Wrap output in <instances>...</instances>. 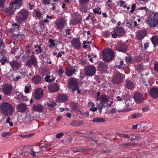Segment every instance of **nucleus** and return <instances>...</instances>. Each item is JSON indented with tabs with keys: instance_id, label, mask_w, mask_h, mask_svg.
<instances>
[{
	"instance_id": "obj_32",
	"label": "nucleus",
	"mask_w": 158,
	"mask_h": 158,
	"mask_svg": "<svg viewBox=\"0 0 158 158\" xmlns=\"http://www.w3.org/2000/svg\"><path fill=\"white\" fill-rule=\"evenodd\" d=\"M82 123L79 121H73L70 123V125L74 127L79 126L82 124Z\"/></svg>"
},
{
	"instance_id": "obj_27",
	"label": "nucleus",
	"mask_w": 158,
	"mask_h": 158,
	"mask_svg": "<svg viewBox=\"0 0 158 158\" xmlns=\"http://www.w3.org/2000/svg\"><path fill=\"white\" fill-rule=\"evenodd\" d=\"M152 43L155 46H158V36L154 35L150 39Z\"/></svg>"
},
{
	"instance_id": "obj_12",
	"label": "nucleus",
	"mask_w": 158,
	"mask_h": 158,
	"mask_svg": "<svg viewBox=\"0 0 158 158\" xmlns=\"http://www.w3.org/2000/svg\"><path fill=\"white\" fill-rule=\"evenodd\" d=\"M123 79L122 75L120 73L115 74L113 76L112 82L115 84H118L122 83Z\"/></svg>"
},
{
	"instance_id": "obj_21",
	"label": "nucleus",
	"mask_w": 158,
	"mask_h": 158,
	"mask_svg": "<svg viewBox=\"0 0 158 158\" xmlns=\"http://www.w3.org/2000/svg\"><path fill=\"white\" fill-rule=\"evenodd\" d=\"M149 93L152 98H156L158 97V89L157 88H152L150 90Z\"/></svg>"
},
{
	"instance_id": "obj_40",
	"label": "nucleus",
	"mask_w": 158,
	"mask_h": 158,
	"mask_svg": "<svg viewBox=\"0 0 158 158\" xmlns=\"http://www.w3.org/2000/svg\"><path fill=\"white\" fill-rule=\"evenodd\" d=\"M116 134L121 137H124L125 138H129L130 137L129 135L127 134H121L118 133H117Z\"/></svg>"
},
{
	"instance_id": "obj_34",
	"label": "nucleus",
	"mask_w": 158,
	"mask_h": 158,
	"mask_svg": "<svg viewBox=\"0 0 158 158\" xmlns=\"http://www.w3.org/2000/svg\"><path fill=\"white\" fill-rule=\"evenodd\" d=\"M116 68L118 69H124L125 67V64H124L123 61L121 60L118 65H115Z\"/></svg>"
},
{
	"instance_id": "obj_4",
	"label": "nucleus",
	"mask_w": 158,
	"mask_h": 158,
	"mask_svg": "<svg viewBox=\"0 0 158 158\" xmlns=\"http://www.w3.org/2000/svg\"><path fill=\"white\" fill-rule=\"evenodd\" d=\"M126 33V31L123 27H117L114 30L111 32V37L113 38H116L118 37L123 36Z\"/></svg>"
},
{
	"instance_id": "obj_53",
	"label": "nucleus",
	"mask_w": 158,
	"mask_h": 158,
	"mask_svg": "<svg viewBox=\"0 0 158 158\" xmlns=\"http://www.w3.org/2000/svg\"><path fill=\"white\" fill-rule=\"evenodd\" d=\"M131 110V108H125L122 110H118V111L119 112H127Z\"/></svg>"
},
{
	"instance_id": "obj_11",
	"label": "nucleus",
	"mask_w": 158,
	"mask_h": 158,
	"mask_svg": "<svg viewBox=\"0 0 158 158\" xmlns=\"http://www.w3.org/2000/svg\"><path fill=\"white\" fill-rule=\"evenodd\" d=\"M71 44L73 48L77 50L81 48V43L79 38H73L71 41Z\"/></svg>"
},
{
	"instance_id": "obj_57",
	"label": "nucleus",
	"mask_w": 158,
	"mask_h": 158,
	"mask_svg": "<svg viewBox=\"0 0 158 158\" xmlns=\"http://www.w3.org/2000/svg\"><path fill=\"white\" fill-rule=\"evenodd\" d=\"M103 104L102 103H101V105L98 104V106L97 107V109L99 110V112L101 113L102 112V106H103Z\"/></svg>"
},
{
	"instance_id": "obj_60",
	"label": "nucleus",
	"mask_w": 158,
	"mask_h": 158,
	"mask_svg": "<svg viewBox=\"0 0 158 158\" xmlns=\"http://www.w3.org/2000/svg\"><path fill=\"white\" fill-rule=\"evenodd\" d=\"M51 0H42V2L44 5H48L50 3Z\"/></svg>"
},
{
	"instance_id": "obj_10",
	"label": "nucleus",
	"mask_w": 158,
	"mask_h": 158,
	"mask_svg": "<svg viewBox=\"0 0 158 158\" xmlns=\"http://www.w3.org/2000/svg\"><path fill=\"white\" fill-rule=\"evenodd\" d=\"M23 2L22 0H14L10 3V6L16 10L21 7Z\"/></svg>"
},
{
	"instance_id": "obj_28",
	"label": "nucleus",
	"mask_w": 158,
	"mask_h": 158,
	"mask_svg": "<svg viewBox=\"0 0 158 158\" xmlns=\"http://www.w3.org/2000/svg\"><path fill=\"white\" fill-rule=\"evenodd\" d=\"M34 12H35V16L37 17L38 19H40L42 17V14L41 13L38 8L35 9L34 10Z\"/></svg>"
},
{
	"instance_id": "obj_64",
	"label": "nucleus",
	"mask_w": 158,
	"mask_h": 158,
	"mask_svg": "<svg viewBox=\"0 0 158 158\" xmlns=\"http://www.w3.org/2000/svg\"><path fill=\"white\" fill-rule=\"evenodd\" d=\"M63 135L64 133L63 132H60L56 134V137L57 139H59Z\"/></svg>"
},
{
	"instance_id": "obj_7",
	"label": "nucleus",
	"mask_w": 158,
	"mask_h": 158,
	"mask_svg": "<svg viewBox=\"0 0 158 158\" xmlns=\"http://www.w3.org/2000/svg\"><path fill=\"white\" fill-rule=\"evenodd\" d=\"M85 74L87 76H92L94 75L96 72V69L93 65H86L84 69Z\"/></svg>"
},
{
	"instance_id": "obj_15",
	"label": "nucleus",
	"mask_w": 158,
	"mask_h": 158,
	"mask_svg": "<svg viewBox=\"0 0 158 158\" xmlns=\"http://www.w3.org/2000/svg\"><path fill=\"white\" fill-rule=\"evenodd\" d=\"M147 31L146 30H140L138 31L136 33L137 39L139 40H142L146 36Z\"/></svg>"
},
{
	"instance_id": "obj_39",
	"label": "nucleus",
	"mask_w": 158,
	"mask_h": 158,
	"mask_svg": "<svg viewBox=\"0 0 158 158\" xmlns=\"http://www.w3.org/2000/svg\"><path fill=\"white\" fill-rule=\"evenodd\" d=\"M132 82L131 81H127L126 87L128 89H131L132 88Z\"/></svg>"
},
{
	"instance_id": "obj_52",
	"label": "nucleus",
	"mask_w": 158,
	"mask_h": 158,
	"mask_svg": "<svg viewBox=\"0 0 158 158\" xmlns=\"http://www.w3.org/2000/svg\"><path fill=\"white\" fill-rule=\"evenodd\" d=\"M5 0H0V8L3 9L5 5Z\"/></svg>"
},
{
	"instance_id": "obj_42",
	"label": "nucleus",
	"mask_w": 158,
	"mask_h": 158,
	"mask_svg": "<svg viewBox=\"0 0 158 158\" xmlns=\"http://www.w3.org/2000/svg\"><path fill=\"white\" fill-rule=\"evenodd\" d=\"M100 9H101L100 7H98L96 9H94L93 11L95 14H98L100 15L102 13L101 11H100Z\"/></svg>"
},
{
	"instance_id": "obj_22",
	"label": "nucleus",
	"mask_w": 158,
	"mask_h": 158,
	"mask_svg": "<svg viewBox=\"0 0 158 158\" xmlns=\"http://www.w3.org/2000/svg\"><path fill=\"white\" fill-rule=\"evenodd\" d=\"M49 90L52 92H55L58 91L59 87L56 83H52L48 86Z\"/></svg>"
},
{
	"instance_id": "obj_46",
	"label": "nucleus",
	"mask_w": 158,
	"mask_h": 158,
	"mask_svg": "<svg viewBox=\"0 0 158 158\" xmlns=\"http://www.w3.org/2000/svg\"><path fill=\"white\" fill-rule=\"evenodd\" d=\"M17 93H18V98L19 99H22L23 100H26V97L24 96L23 95L22 93H20L19 92H17Z\"/></svg>"
},
{
	"instance_id": "obj_38",
	"label": "nucleus",
	"mask_w": 158,
	"mask_h": 158,
	"mask_svg": "<svg viewBox=\"0 0 158 158\" xmlns=\"http://www.w3.org/2000/svg\"><path fill=\"white\" fill-rule=\"evenodd\" d=\"M57 104L53 100L52 102H49V103H47V106L49 108H52L56 106Z\"/></svg>"
},
{
	"instance_id": "obj_24",
	"label": "nucleus",
	"mask_w": 158,
	"mask_h": 158,
	"mask_svg": "<svg viewBox=\"0 0 158 158\" xmlns=\"http://www.w3.org/2000/svg\"><path fill=\"white\" fill-rule=\"evenodd\" d=\"M12 8L10 6L6 8L4 11L6 14L8 16H11L14 14V11Z\"/></svg>"
},
{
	"instance_id": "obj_47",
	"label": "nucleus",
	"mask_w": 158,
	"mask_h": 158,
	"mask_svg": "<svg viewBox=\"0 0 158 158\" xmlns=\"http://www.w3.org/2000/svg\"><path fill=\"white\" fill-rule=\"evenodd\" d=\"M143 69V65L141 64L138 65L136 68V70L139 72L142 71Z\"/></svg>"
},
{
	"instance_id": "obj_19",
	"label": "nucleus",
	"mask_w": 158,
	"mask_h": 158,
	"mask_svg": "<svg viewBox=\"0 0 158 158\" xmlns=\"http://www.w3.org/2000/svg\"><path fill=\"white\" fill-rule=\"evenodd\" d=\"M9 63L13 70L14 69H16L20 66V63L18 61L16 60H14L11 61H9Z\"/></svg>"
},
{
	"instance_id": "obj_35",
	"label": "nucleus",
	"mask_w": 158,
	"mask_h": 158,
	"mask_svg": "<svg viewBox=\"0 0 158 158\" xmlns=\"http://www.w3.org/2000/svg\"><path fill=\"white\" fill-rule=\"evenodd\" d=\"M41 45L39 46H35V48H38L35 50L36 54L38 55V54L43 52V48H41Z\"/></svg>"
},
{
	"instance_id": "obj_41",
	"label": "nucleus",
	"mask_w": 158,
	"mask_h": 158,
	"mask_svg": "<svg viewBox=\"0 0 158 158\" xmlns=\"http://www.w3.org/2000/svg\"><path fill=\"white\" fill-rule=\"evenodd\" d=\"M125 60L127 63L129 64L132 63L133 61L132 57L130 56L127 57L125 58Z\"/></svg>"
},
{
	"instance_id": "obj_1",
	"label": "nucleus",
	"mask_w": 158,
	"mask_h": 158,
	"mask_svg": "<svg viewBox=\"0 0 158 158\" xmlns=\"http://www.w3.org/2000/svg\"><path fill=\"white\" fill-rule=\"evenodd\" d=\"M29 15V12L25 9H22L17 13L15 16V19L19 23H22L27 18Z\"/></svg>"
},
{
	"instance_id": "obj_36",
	"label": "nucleus",
	"mask_w": 158,
	"mask_h": 158,
	"mask_svg": "<svg viewBox=\"0 0 158 158\" xmlns=\"http://www.w3.org/2000/svg\"><path fill=\"white\" fill-rule=\"evenodd\" d=\"M130 117L131 118L135 119L141 117V114L139 113H134L131 115H130Z\"/></svg>"
},
{
	"instance_id": "obj_49",
	"label": "nucleus",
	"mask_w": 158,
	"mask_h": 158,
	"mask_svg": "<svg viewBox=\"0 0 158 158\" xmlns=\"http://www.w3.org/2000/svg\"><path fill=\"white\" fill-rule=\"evenodd\" d=\"M87 150V148L85 147H83L81 148H80L78 149V150H76V151L74 152H81L83 151H85Z\"/></svg>"
},
{
	"instance_id": "obj_55",
	"label": "nucleus",
	"mask_w": 158,
	"mask_h": 158,
	"mask_svg": "<svg viewBox=\"0 0 158 158\" xmlns=\"http://www.w3.org/2000/svg\"><path fill=\"white\" fill-rule=\"evenodd\" d=\"M119 2L120 3V5L121 6L123 7L124 8H126L127 7V5L126 4L125 2L123 0H120Z\"/></svg>"
},
{
	"instance_id": "obj_59",
	"label": "nucleus",
	"mask_w": 158,
	"mask_h": 158,
	"mask_svg": "<svg viewBox=\"0 0 158 158\" xmlns=\"http://www.w3.org/2000/svg\"><path fill=\"white\" fill-rule=\"evenodd\" d=\"M81 17L80 15L79 16V18H76L74 20L75 21H76V22H77V24H79L81 23Z\"/></svg>"
},
{
	"instance_id": "obj_23",
	"label": "nucleus",
	"mask_w": 158,
	"mask_h": 158,
	"mask_svg": "<svg viewBox=\"0 0 158 158\" xmlns=\"http://www.w3.org/2000/svg\"><path fill=\"white\" fill-rule=\"evenodd\" d=\"M58 101L60 102H66L68 100V98L66 94H61L57 96Z\"/></svg>"
},
{
	"instance_id": "obj_44",
	"label": "nucleus",
	"mask_w": 158,
	"mask_h": 158,
	"mask_svg": "<svg viewBox=\"0 0 158 158\" xmlns=\"http://www.w3.org/2000/svg\"><path fill=\"white\" fill-rule=\"evenodd\" d=\"M9 61H8L7 59L4 57H3L0 60V62L2 65L5 64V63L6 62H9Z\"/></svg>"
},
{
	"instance_id": "obj_17",
	"label": "nucleus",
	"mask_w": 158,
	"mask_h": 158,
	"mask_svg": "<svg viewBox=\"0 0 158 158\" xmlns=\"http://www.w3.org/2000/svg\"><path fill=\"white\" fill-rule=\"evenodd\" d=\"M32 108L33 111L39 113H41L44 110V107L40 104H34Z\"/></svg>"
},
{
	"instance_id": "obj_13",
	"label": "nucleus",
	"mask_w": 158,
	"mask_h": 158,
	"mask_svg": "<svg viewBox=\"0 0 158 158\" xmlns=\"http://www.w3.org/2000/svg\"><path fill=\"white\" fill-rule=\"evenodd\" d=\"M134 99L135 102L138 103H141L144 100L143 95L139 92H137L135 94Z\"/></svg>"
},
{
	"instance_id": "obj_14",
	"label": "nucleus",
	"mask_w": 158,
	"mask_h": 158,
	"mask_svg": "<svg viewBox=\"0 0 158 158\" xmlns=\"http://www.w3.org/2000/svg\"><path fill=\"white\" fill-rule=\"evenodd\" d=\"M17 112L24 113L27 109V105L24 103H21L17 105L16 106Z\"/></svg>"
},
{
	"instance_id": "obj_62",
	"label": "nucleus",
	"mask_w": 158,
	"mask_h": 158,
	"mask_svg": "<svg viewBox=\"0 0 158 158\" xmlns=\"http://www.w3.org/2000/svg\"><path fill=\"white\" fill-rule=\"evenodd\" d=\"M135 6L136 5L135 4H134L132 5V6L131 8V10L130 11V12L131 13H133L135 11Z\"/></svg>"
},
{
	"instance_id": "obj_26",
	"label": "nucleus",
	"mask_w": 158,
	"mask_h": 158,
	"mask_svg": "<svg viewBox=\"0 0 158 158\" xmlns=\"http://www.w3.org/2000/svg\"><path fill=\"white\" fill-rule=\"evenodd\" d=\"M76 69L74 68H68L66 69L65 73L68 76H71L75 74Z\"/></svg>"
},
{
	"instance_id": "obj_51",
	"label": "nucleus",
	"mask_w": 158,
	"mask_h": 158,
	"mask_svg": "<svg viewBox=\"0 0 158 158\" xmlns=\"http://www.w3.org/2000/svg\"><path fill=\"white\" fill-rule=\"evenodd\" d=\"M30 49V46L28 45H26L25 47V51L28 54L31 52Z\"/></svg>"
},
{
	"instance_id": "obj_5",
	"label": "nucleus",
	"mask_w": 158,
	"mask_h": 158,
	"mask_svg": "<svg viewBox=\"0 0 158 158\" xmlns=\"http://www.w3.org/2000/svg\"><path fill=\"white\" fill-rule=\"evenodd\" d=\"M56 28L60 30L62 29L67 25V20L62 17L58 18L54 23Z\"/></svg>"
},
{
	"instance_id": "obj_63",
	"label": "nucleus",
	"mask_w": 158,
	"mask_h": 158,
	"mask_svg": "<svg viewBox=\"0 0 158 158\" xmlns=\"http://www.w3.org/2000/svg\"><path fill=\"white\" fill-rule=\"evenodd\" d=\"M110 32L109 31H106L104 32V35L106 37H108L110 35Z\"/></svg>"
},
{
	"instance_id": "obj_61",
	"label": "nucleus",
	"mask_w": 158,
	"mask_h": 158,
	"mask_svg": "<svg viewBox=\"0 0 158 158\" xmlns=\"http://www.w3.org/2000/svg\"><path fill=\"white\" fill-rule=\"evenodd\" d=\"M154 69L155 71L158 72V62H157L154 64Z\"/></svg>"
},
{
	"instance_id": "obj_25",
	"label": "nucleus",
	"mask_w": 158,
	"mask_h": 158,
	"mask_svg": "<svg viewBox=\"0 0 158 158\" xmlns=\"http://www.w3.org/2000/svg\"><path fill=\"white\" fill-rule=\"evenodd\" d=\"M42 78L40 75H37L34 76L32 78V81L35 84H38L40 83Z\"/></svg>"
},
{
	"instance_id": "obj_33",
	"label": "nucleus",
	"mask_w": 158,
	"mask_h": 158,
	"mask_svg": "<svg viewBox=\"0 0 158 158\" xmlns=\"http://www.w3.org/2000/svg\"><path fill=\"white\" fill-rule=\"evenodd\" d=\"M104 118H96L93 119L91 121L94 123H102L105 121Z\"/></svg>"
},
{
	"instance_id": "obj_31",
	"label": "nucleus",
	"mask_w": 158,
	"mask_h": 158,
	"mask_svg": "<svg viewBox=\"0 0 158 158\" xmlns=\"http://www.w3.org/2000/svg\"><path fill=\"white\" fill-rule=\"evenodd\" d=\"M80 10L82 12L86 13L88 10L87 4L80 5Z\"/></svg>"
},
{
	"instance_id": "obj_16",
	"label": "nucleus",
	"mask_w": 158,
	"mask_h": 158,
	"mask_svg": "<svg viewBox=\"0 0 158 158\" xmlns=\"http://www.w3.org/2000/svg\"><path fill=\"white\" fill-rule=\"evenodd\" d=\"M43 90L41 88H37L35 91L34 97L36 100H39L43 96Z\"/></svg>"
},
{
	"instance_id": "obj_20",
	"label": "nucleus",
	"mask_w": 158,
	"mask_h": 158,
	"mask_svg": "<svg viewBox=\"0 0 158 158\" xmlns=\"http://www.w3.org/2000/svg\"><path fill=\"white\" fill-rule=\"evenodd\" d=\"M147 23L150 27L152 28L156 26L158 24V21L150 18L149 17Z\"/></svg>"
},
{
	"instance_id": "obj_50",
	"label": "nucleus",
	"mask_w": 158,
	"mask_h": 158,
	"mask_svg": "<svg viewBox=\"0 0 158 158\" xmlns=\"http://www.w3.org/2000/svg\"><path fill=\"white\" fill-rule=\"evenodd\" d=\"M31 86L29 85H26L25 86L24 92L26 93H28L29 92V90L31 88Z\"/></svg>"
},
{
	"instance_id": "obj_18",
	"label": "nucleus",
	"mask_w": 158,
	"mask_h": 158,
	"mask_svg": "<svg viewBox=\"0 0 158 158\" xmlns=\"http://www.w3.org/2000/svg\"><path fill=\"white\" fill-rule=\"evenodd\" d=\"M127 46L126 44L122 43L117 45L116 50L119 52H125L127 51Z\"/></svg>"
},
{
	"instance_id": "obj_45",
	"label": "nucleus",
	"mask_w": 158,
	"mask_h": 158,
	"mask_svg": "<svg viewBox=\"0 0 158 158\" xmlns=\"http://www.w3.org/2000/svg\"><path fill=\"white\" fill-rule=\"evenodd\" d=\"M80 5L87 4L89 2V0H79Z\"/></svg>"
},
{
	"instance_id": "obj_54",
	"label": "nucleus",
	"mask_w": 158,
	"mask_h": 158,
	"mask_svg": "<svg viewBox=\"0 0 158 158\" xmlns=\"http://www.w3.org/2000/svg\"><path fill=\"white\" fill-rule=\"evenodd\" d=\"M51 146V145L48 144H46L44 145L43 146H41L40 147V148H41V149H43V148H50Z\"/></svg>"
},
{
	"instance_id": "obj_3",
	"label": "nucleus",
	"mask_w": 158,
	"mask_h": 158,
	"mask_svg": "<svg viewBox=\"0 0 158 158\" xmlns=\"http://www.w3.org/2000/svg\"><path fill=\"white\" fill-rule=\"evenodd\" d=\"M102 56L105 61L108 62L110 61L114 57V52L110 48L105 49L102 52Z\"/></svg>"
},
{
	"instance_id": "obj_6",
	"label": "nucleus",
	"mask_w": 158,
	"mask_h": 158,
	"mask_svg": "<svg viewBox=\"0 0 158 158\" xmlns=\"http://www.w3.org/2000/svg\"><path fill=\"white\" fill-rule=\"evenodd\" d=\"M29 57L30 58L25 63L26 66L29 68H31L32 65L34 67H35L37 65L38 62L37 60V58L35 55L29 56H27L24 57V58H26L27 57Z\"/></svg>"
},
{
	"instance_id": "obj_48",
	"label": "nucleus",
	"mask_w": 158,
	"mask_h": 158,
	"mask_svg": "<svg viewBox=\"0 0 158 158\" xmlns=\"http://www.w3.org/2000/svg\"><path fill=\"white\" fill-rule=\"evenodd\" d=\"M33 135V134H26L25 135H20L19 136L22 138H27L32 136Z\"/></svg>"
},
{
	"instance_id": "obj_29",
	"label": "nucleus",
	"mask_w": 158,
	"mask_h": 158,
	"mask_svg": "<svg viewBox=\"0 0 158 158\" xmlns=\"http://www.w3.org/2000/svg\"><path fill=\"white\" fill-rule=\"evenodd\" d=\"M100 102L104 103L109 102V97L106 95H101L100 96Z\"/></svg>"
},
{
	"instance_id": "obj_58",
	"label": "nucleus",
	"mask_w": 158,
	"mask_h": 158,
	"mask_svg": "<svg viewBox=\"0 0 158 158\" xmlns=\"http://www.w3.org/2000/svg\"><path fill=\"white\" fill-rule=\"evenodd\" d=\"M24 35V33L20 34L19 33H18L17 34H13V37L15 38H17V36H20V38H21Z\"/></svg>"
},
{
	"instance_id": "obj_2",
	"label": "nucleus",
	"mask_w": 158,
	"mask_h": 158,
	"mask_svg": "<svg viewBox=\"0 0 158 158\" xmlns=\"http://www.w3.org/2000/svg\"><path fill=\"white\" fill-rule=\"evenodd\" d=\"M2 114L6 116H11L14 111L13 107L12 105L8 103H2L0 106Z\"/></svg>"
},
{
	"instance_id": "obj_56",
	"label": "nucleus",
	"mask_w": 158,
	"mask_h": 158,
	"mask_svg": "<svg viewBox=\"0 0 158 158\" xmlns=\"http://www.w3.org/2000/svg\"><path fill=\"white\" fill-rule=\"evenodd\" d=\"M63 67L61 66H59V75L60 76H62V74L64 73V71L63 69Z\"/></svg>"
},
{
	"instance_id": "obj_9",
	"label": "nucleus",
	"mask_w": 158,
	"mask_h": 158,
	"mask_svg": "<svg viewBox=\"0 0 158 158\" xmlns=\"http://www.w3.org/2000/svg\"><path fill=\"white\" fill-rule=\"evenodd\" d=\"M69 88L72 90L78 85L77 80L73 77H71L68 81Z\"/></svg>"
},
{
	"instance_id": "obj_37",
	"label": "nucleus",
	"mask_w": 158,
	"mask_h": 158,
	"mask_svg": "<svg viewBox=\"0 0 158 158\" xmlns=\"http://www.w3.org/2000/svg\"><path fill=\"white\" fill-rule=\"evenodd\" d=\"M48 42L50 43V44L48 45V48H51L54 47L56 46V44L54 42V41L52 39H49Z\"/></svg>"
},
{
	"instance_id": "obj_30",
	"label": "nucleus",
	"mask_w": 158,
	"mask_h": 158,
	"mask_svg": "<svg viewBox=\"0 0 158 158\" xmlns=\"http://www.w3.org/2000/svg\"><path fill=\"white\" fill-rule=\"evenodd\" d=\"M150 18H152V19H153L157 21H158V12H152L149 15Z\"/></svg>"
},
{
	"instance_id": "obj_43",
	"label": "nucleus",
	"mask_w": 158,
	"mask_h": 158,
	"mask_svg": "<svg viewBox=\"0 0 158 158\" xmlns=\"http://www.w3.org/2000/svg\"><path fill=\"white\" fill-rule=\"evenodd\" d=\"M76 90H77L78 94L80 93L82 91L81 89L79 88V85H78L72 90L71 93H73L74 91Z\"/></svg>"
},
{
	"instance_id": "obj_8",
	"label": "nucleus",
	"mask_w": 158,
	"mask_h": 158,
	"mask_svg": "<svg viewBox=\"0 0 158 158\" xmlns=\"http://www.w3.org/2000/svg\"><path fill=\"white\" fill-rule=\"evenodd\" d=\"M2 90L4 95L10 96L12 90V87L9 84L4 83L2 85Z\"/></svg>"
}]
</instances>
